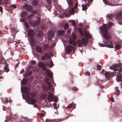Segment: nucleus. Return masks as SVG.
I'll use <instances>...</instances> for the list:
<instances>
[{
  "label": "nucleus",
  "mask_w": 122,
  "mask_h": 122,
  "mask_svg": "<svg viewBox=\"0 0 122 122\" xmlns=\"http://www.w3.org/2000/svg\"><path fill=\"white\" fill-rule=\"evenodd\" d=\"M47 76L49 78H45V84L43 85V88L45 91H49L50 92H48L49 94L47 97V100L50 102L52 101L53 100L54 95L50 92H53L54 91V88L51 84L54 83V80L52 78V74L50 72L47 73Z\"/></svg>",
  "instance_id": "obj_1"
},
{
  "label": "nucleus",
  "mask_w": 122,
  "mask_h": 122,
  "mask_svg": "<svg viewBox=\"0 0 122 122\" xmlns=\"http://www.w3.org/2000/svg\"><path fill=\"white\" fill-rule=\"evenodd\" d=\"M85 36L86 38H83L81 40H78L76 42V36L74 34H72L69 39V43L71 45H72L74 46H76L77 44L78 46L81 47L83 45L86 47L88 42V39L91 38L92 37L91 35L89 33L84 32Z\"/></svg>",
  "instance_id": "obj_2"
},
{
  "label": "nucleus",
  "mask_w": 122,
  "mask_h": 122,
  "mask_svg": "<svg viewBox=\"0 0 122 122\" xmlns=\"http://www.w3.org/2000/svg\"><path fill=\"white\" fill-rule=\"evenodd\" d=\"M113 25V23L109 22L108 23V26L107 25L105 24L100 26V28L102 36L105 39V41H108L111 38V36L108 32L109 29L111 28Z\"/></svg>",
  "instance_id": "obj_3"
},
{
  "label": "nucleus",
  "mask_w": 122,
  "mask_h": 122,
  "mask_svg": "<svg viewBox=\"0 0 122 122\" xmlns=\"http://www.w3.org/2000/svg\"><path fill=\"white\" fill-rule=\"evenodd\" d=\"M29 88L26 87H24L23 89L22 93L25 94V96L27 98L28 103L31 104H34L37 102V100L33 98L34 97V95L33 93H30Z\"/></svg>",
  "instance_id": "obj_4"
},
{
  "label": "nucleus",
  "mask_w": 122,
  "mask_h": 122,
  "mask_svg": "<svg viewBox=\"0 0 122 122\" xmlns=\"http://www.w3.org/2000/svg\"><path fill=\"white\" fill-rule=\"evenodd\" d=\"M122 65V63H118L115 65H112L110 66L109 68L111 69H113L115 71L118 70L117 68L121 66Z\"/></svg>",
  "instance_id": "obj_5"
},
{
  "label": "nucleus",
  "mask_w": 122,
  "mask_h": 122,
  "mask_svg": "<svg viewBox=\"0 0 122 122\" xmlns=\"http://www.w3.org/2000/svg\"><path fill=\"white\" fill-rule=\"evenodd\" d=\"M66 50L67 52L69 53L72 51H75L74 48L72 46L69 45L66 48Z\"/></svg>",
  "instance_id": "obj_6"
},
{
  "label": "nucleus",
  "mask_w": 122,
  "mask_h": 122,
  "mask_svg": "<svg viewBox=\"0 0 122 122\" xmlns=\"http://www.w3.org/2000/svg\"><path fill=\"white\" fill-rule=\"evenodd\" d=\"M78 3L76 2L75 6L72 7L69 10V14H72L75 12V9H77V8Z\"/></svg>",
  "instance_id": "obj_7"
},
{
  "label": "nucleus",
  "mask_w": 122,
  "mask_h": 122,
  "mask_svg": "<svg viewBox=\"0 0 122 122\" xmlns=\"http://www.w3.org/2000/svg\"><path fill=\"white\" fill-rule=\"evenodd\" d=\"M36 41L35 39L32 37L30 39V43L32 46H35L36 44Z\"/></svg>",
  "instance_id": "obj_8"
},
{
  "label": "nucleus",
  "mask_w": 122,
  "mask_h": 122,
  "mask_svg": "<svg viewBox=\"0 0 122 122\" xmlns=\"http://www.w3.org/2000/svg\"><path fill=\"white\" fill-rule=\"evenodd\" d=\"M25 8L26 9V10L28 11L31 12L32 10V8L31 5H29L27 4H25L24 6Z\"/></svg>",
  "instance_id": "obj_9"
},
{
  "label": "nucleus",
  "mask_w": 122,
  "mask_h": 122,
  "mask_svg": "<svg viewBox=\"0 0 122 122\" xmlns=\"http://www.w3.org/2000/svg\"><path fill=\"white\" fill-rule=\"evenodd\" d=\"M28 35L29 36L32 37L34 36V31L31 29H29L28 32Z\"/></svg>",
  "instance_id": "obj_10"
},
{
  "label": "nucleus",
  "mask_w": 122,
  "mask_h": 122,
  "mask_svg": "<svg viewBox=\"0 0 122 122\" xmlns=\"http://www.w3.org/2000/svg\"><path fill=\"white\" fill-rule=\"evenodd\" d=\"M39 66L43 70L46 71V68L45 65L42 63L40 62L39 63Z\"/></svg>",
  "instance_id": "obj_11"
},
{
  "label": "nucleus",
  "mask_w": 122,
  "mask_h": 122,
  "mask_svg": "<svg viewBox=\"0 0 122 122\" xmlns=\"http://www.w3.org/2000/svg\"><path fill=\"white\" fill-rule=\"evenodd\" d=\"M49 57V54L48 53H46L45 55H43L41 57V60H42L44 61L47 59Z\"/></svg>",
  "instance_id": "obj_12"
},
{
  "label": "nucleus",
  "mask_w": 122,
  "mask_h": 122,
  "mask_svg": "<svg viewBox=\"0 0 122 122\" xmlns=\"http://www.w3.org/2000/svg\"><path fill=\"white\" fill-rule=\"evenodd\" d=\"M112 72L110 73L107 72H106L105 73V76L106 78L108 79L110 78L112 75Z\"/></svg>",
  "instance_id": "obj_13"
},
{
  "label": "nucleus",
  "mask_w": 122,
  "mask_h": 122,
  "mask_svg": "<svg viewBox=\"0 0 122 122\" xmlns=\"http://www.w3.org/2000/svg\"><path fill=\"white\" fill-rule=\"evenodd\" d=\"M48 39L50 40L52 38L53 36V32L51 31H49L48 32L47 35Z\"/></svg>",
  "instance_id": "obj_14"
},
{
  "label": "nucleus",
  "mask_w": 122,
  "mask_h": 122,
  "mask_svg": "<svg viewBox=\"0 0 122 122\" xmlns=\"http://www.w3.org/2000/svg\"><path fill=\"white\" fill-rule=\"evenodd\" d=\"M40 18L39 17L37 18L36 20L34 22V25L37 26L40 24Z\"/></svg>",
  "instance_id": "obj_15"
},
{
  "label": "nucleus",
  "mask_w": 122,
  "mask_h": 122,
  "mask_svg": "<svg viewBox=\"0 0 122 122\" xmlns=\"http://www.w3.org/2000/svg\"><path fill=\"white\" fill-rule=\"evenodd\" d=\"M36 51L38 52H41L42 51V49L39 46H37L36 47Z\"/></svg>",
  "instance_id": "obj_16"
},
{
  "label": "nucleus",
  "mask_w": 122,
  "mask_h": 122,
  "mask_svg": "<svg viewBox=\"0 0 122 122\" xmlns=\"http://www.w3.org/2000/svg\"><path fill=\"white\" fill-rule=\"evenodd\" d=\"M64 32L63 30H58L57 32V35L59 36H62L64 34Z\"/></svg>",
  "instance_id": "obj_17"
},
{
  "label": "nucleus",
  "mask_w": 122,
  "mask_h": 122,
  "mask_svg": "<svg viewBox=\"0 0 122 122\" xmlns=\"http://www.w3.org/2000/svg\"><path fill=\"white\" fill-rule=\"evenodd\" d=\"M67 2L70 7L73 6V2L72 0H67Z\"/></svg>",
  "instance_id": "obj_18"
},
{
  "label": "nucleus",
  "mask_w": 122,
  "mask_h": 122,
  "mask_svg": "<svg viewBox=\"0 0 122 122\" xmlns=\"http://www.w3.org/2000/svg\"><path fill=\"white\" fill-rule=\"evenodd\" d=\"M27 14V12L26 11H24L20 15L22 18H25L26 17Z\"/></svg>",
  "instance_id": "obj_19"
},
{
  "label": "nucleus",
  "mask_w": 122,
  "mask_h": 122,
  "mask_svg": "<svg viewBox=\"0 0 122 122\" xmlns=\"http://www.w3.org/2000/svg\"><path fill=\"white\" fill-rule=\"evenodd\" d=\"M9 66V64L7 63L6 64L5 66L4 67V70H5L6 72H8L10 71L9 69L8 68Z\"/></svg>",
  "instance_id": "obj_20"
},
{
  "label": "nucleus",
  "mask_w": 122,
  "mask_h": 122,
  "mask_svg": "<svg viewBox=\"0 0 122 122\" xmlns=\"http://www.w3.org/2000/svg\"><path fill=\"white\" fill-rule=\"evenodd\" d=\"M121 46L120 45L116 44L115 46V48L117 50H118L120 49Z\"/></svg>",
  "instance_id": "obj_21"
},
{
  "label": "nucleus",
  "mask_w": 122,
  "mask_h": 122,
  "mask_svg": "<svg viewBox=\"0 0 122 122\" xmlns=\"http://www.w3.org/2000/svg\"><path fill=\"white\" fill-rule=\"evenodd\" d=\"M32 74V72L30 71H27V73L25 74V76L27 77L29 76H30Z\"/></svg>",
  "instance_id": "obj_22"
},
{
  "label": "nucleus",
  "mask_w": 122,
  "mask_h": 122,
  "mask_svg": "<svg viewBox=\"0 0 122 122\" xmlns=\"http://www.w3.org/2000/svg\"><path fill=\"white\" fill-rule=\"evenodd\" d=\"M117 17L119 19L122 20V13L120 12L118 13L117 15Z\"/></svg>",
  "instance_id": "obj_23"
},
{
  "label": "nucleus",
  "mask_w": 122,
  "mask_h": 122,
  "mask_svg": "<svg viewBox=\"0 0 122 122\" xmlns=\"http://www.w3.org/2000/svg\"><path fill=\"white\" fill-rule=\"evenodd\" d=\"M114 15H113L111 14L107 15L106 16V17L107 18H108L112 19L113 18H114Z\"/></svg>",
  "instance_id": "obj_24"
},
{
  "label": "nucleus",
  "mask_w": 122,
  "mask_h": 122,
  "mask_svg": "<svg viewBox=\"0 0 122 122\" xmlns=\"http://www.w3.org/2000/svg\"><path fill=\"white\" fill-rule=\"evenodd\" d=\"M82 10H85L87 9V6L86 4H83L82 5Z\"/></svg>",
  "instance_id": "obj_25"
},
{
  "label": "nucleus",
  "mask_w": 122,
  "mask_h": 122,
  "mask_svg": "<svg viewBox=\"0 0 122 122\" xmlns=\"http://www.w3.org/2000/svg\"><path fill=\"white\" fill-rule=\"evenodd\" d=\"M11 30L12 31L14 34H15L17 32V31H16V30L14 27H12L11 28Z\"/></svg>",
  "instance_id": "obj_26"
},
{
  "label": "nucleus",
  "mask_w": 122,
  "mask_h": 122,
  "mask_svg": "<svg viewBox=\"0 0 122 122\" xmlns=\"http://www.w3.org/2000/svg\"><path fill=\"white\" fill-rule=\"evenodd\" d=\"M32 4L36 6L38 4V1L36 0H34L32 2Z\"/></svg>",
  "instance_id": "obj_27"
},
{
  "label": "nucleus",
  "mask_w": 122,
  "mask_h": 122,
  "mask_svg": "<svg viewBox=\"0 0 122 122\" xmlns=\"http://www.w3.org/2000/svg\"><path fill=\"white\" fill-rule=\"evenodd\" d=\"M5 62V59L3 57L1 58V59L0 60V63L3 64Z\"/></svg>",
  "instance_id": "obj_28"
},
{
  "label": "nucleus",
  "mask_w": 122,
  "mask_h": 122,
  "mask_svg": "<svg viewBox=\"0 0 122 122\" xmlns=\"http://www.w3.org/2000/svg\"><path fill=\"white\" fill-rule=\"evenodd\" d=\"M25 25L26 28H29L30 27V26L26 22H25L24 23Z\"/></svg>",
  "instance_id": "obj_29"
},
{
  "label": "nucleus",
  "mask_w": 122,
  "mask_h": 122,
  "mask_svg": "<svg viewBox=\"0 0 122 122\" xmlns=\"http://www.w3.org/2000/svg\"><path fill=\"white\" fill-rule=\"evenodd\" d=\"M119 91L117 89L116 90L114 94L116 95L117 96L119 95Z\"/></svg>",
  "instance_id": "obj_30"
},
{
  "label": "nucleus",
  "mask_w": 122,
  "mask_h": 122,
  "mask_svg": "<svg viewBox=\"0 0 122 122\" xmlns=\"http://www.w3.org/2000/svg\"><path fill=\"white\" fill-rule=\"evenodd\" d=\"M33 16V14H31L30 15H28L26 19L27 20L30 19Z\"/></svg>",
  "instance_id": "obj_31"
},
{
  "label": "nucleus",
  "mask_w": 122,
  "mask_h": 122,
  "mask_svg": "<svg viewBox=\"0 0 122 122\" xmlns=\"http://www.w3.org/2000/svg\"><path fill=\"white\" fill-rule=\"evenodd\" d=\"M68 28V24L66 23V24L64 25V28L65 30H67Z\"/></svg>",
  "instance_id": "obj_32"
},
{
  "label": "nucleus",
  "mask_w": 122,
  "mask_h": 122,
  "mask_svg": "<svg viewBox=\"0 0 122 122\" xmlns=\"http://www.w3.org/2000/svg\"><path fill=\"white\" fill-rule=\"evenodd\" d=\"M71 23L72 24V25L75 26L76 25V22L74 20H72L71 22Z\"/></svg>",
  "instance_id": "obj_33"
},
{
  "label": "nucleus",
  "mask_w": 122,
  "mask_h": 122,
  "mask_svg": "<svg viewBox=\"0 0 122 122\" xmlns=\"http://www.w3.org/2000/svg\"><path fill=\"white\" fill-rule=\"evenodd\" d=\"M46 122H54V120H50L48 119H46Z\"/></svg>",
  "instance_id": "obj_34"
},
{
  "label": "nucleus",
  "mask_w": 122,
  "mask_h": 122,
  "mask_svg": "<svg viewBox=\"0 0 122 122\" xmlns=\"http://www.w3.org/2000/svg\"><path fill=\"white\" fill-rule=\"evenodd\" d=\"M43 48L44 50H46L48 48V46L47 45H44Z\"/></svg>",
  "instance_id": "obj_35"
},
{
  "label": "nucleus",
  "mask_w": 122,
  "mask_h": 122,
  "mask_svg": "<svg viewBox=\"0 0 122 122\" xmlns=\"http://www.w3.org/2000/svg\"><path fill=\"white\" fill-rule=\"evenodd\" d=\"M101 66L98 65H97V69L99 70H100L101 69Z\"/></svg>",
  "instance_id": "obj_36"
},
{
  "label": "nucleus",
  "mask_w": 122,
  "mask_h": 122,
  "mask_svg": "<svg viewBox=\"0 0 122 122\" xmlns=\"http://www.w3.org/2000/svg\"><path fill=\"white\" fill-rule=\"evenodd\" d=\"M73 102H72L71 104H69L68 106H67V107H66V108H71L72 106V105L71 104L72 103H73Z\"/></svg>",
  "instance_id": "obj_37"
},
{
  "label": "nucleus",
  "mask_w": 122,
  "mask_h": 122,
  "mask_svg": "<svg viewBox=\"0 0 122 122\" xmlns=\"http://www.w3.org/2000/svg\"><path fill=\"white\" fill-rule=\"evenodd\" d=\"M37 13L36 11V10H33L32 12L31 13V14H33V15H36Z\"/></svg>",
  "instance_id": "obj_38"
},
{
  "label": "nucleus",
  "mask_w": 122,
  "mask_h": 122,
  "mask_svg": "<svg viewBox=\"0 0 122 122\" xmlns=\"http://www.w3.org/2000/svg\"><path fill=\"white\" fill-rule=\"evenodd\" d=\"M107 46L112 48H113L114 47L112 45L110 44L107 45Z\"/></svg>",
  "instance_id": "obj_39"
},
{
  "label": "nucleus",
  "mask_w": 122,
  "mask_h": 122,
  "mask_svg": "<svg viewBox=\"0 0 122 122\" xmlns=\"http://www.w3.org/2000/svg\"><path fill=\"white\" fill-rule=\"evenodd\" d=\"M104 2L106 4H109V2L108 0H103Z\"/></svg>",
  "instance_id": "obj_40"
},
{
  "label": "nucleus",
  "mask_w": 122,
  "mask_h": 122,
  "mask_svg": "<svg viewBox=\"0 0 122 122\" xmlns=\"http://www.w3.org/2000/svg\"><path fill=\"white\" fill-rule=\"evenodd\" d=\"M53 100L54 102L57 101L58 100L57 97L56 96H55L54 97Z\"/></svg>",
  "instance_id": "obj_41"
},
{
  "label": "nucleus",
  "mask_w": 122,
  "mask_h": 122,
  "mask_svg": "<svg viewBox=\"0 0 122 122\" xmlns=\"http://www.w3.org/2000/svg\"><path fill=\"white\" fill-rule=\"evenodd\" d=\"M26 20V19L25 18H22L20 20V21L21 22H25Z\"/></svg>",
  "instance_id": "obj_42"
},
{
  "label": "nucleus",
  "mask_w": 122,
  "mask_h": 122,
  "mask_svg": "<svg viewBox=\"0 0 122 122\" xmlns=\"http://www.w3.org/2000/svg\"><path fill=\"white\" fill-rule=\"evenodd\" d=\"M53 105L55 109H57V107L56 106L57 104L56 103H54L53 104Z\"/></svg>",
  "instance_id": "obj_43"
},
{
  "label": "nucleus",
  "mask_w": 122,
  "mask_h": 122,
  "mask_svg": "<svg viewBox=\"0 0 122 122\" xmlns=\"http://www.w3.org/2000/svg\"><path fill=\"white\" fill-rule=\"evenodd\" d=\"M42 96L43 97V99H45L46 98V95L44 94H42Z\"/></svg>",
  "instance_id": "obj_44"
},
{
  "label": "nucleus",
  "mask_w": 122,
  "mask_h": 122,
  "mask_svg": "<svg viewBox=\"0 0 122 122\" xmlns=\"http://www.w3.org/2000/svg\"><path fill=\"white\" fill-rule=\"evenodd\" d=\"M85 74L86 75L90 76V73L88 71H86L85 73Z\"/></svg>",
  "instance_id": "obj_45"
},
{
  "label": "nucleus",
  "mask_w": 122,
  "mask_h": 122,
  "mask_svg": "<svg viewBox=\"0 0 122 122\" xmlns=\"http://www.w3.org/2000/svg\"><path fill=\"white\" fill-rule=\"evenodd\" d=\"M36 63V61H32L31 62V64L32 65H34Z\"/></svg>",
  "instance_id": "obj_46"
},
{
  "label": "nucleus",
  "mask_w": 122,
  "mask_h": 122,
  "mask_svg": "<svg viewBox=\"0 0 122 122\" xmlns=\"http://www.w3.org/2000/svg\"><path fill=\"white\" fill-rule=\"evenodd\" d=\"M11 6L13 7L14 8H16V5H11Z\"/></svg>",
  "instance_id": "obj_47"
},
{
  "label": "nucleus",
  "mask_w": 122,
  "mask_h": 122,
  "mask_svg": "<svg viewBox=\"0 0 122 122\" xmlns=\"http://www.w3.org/2000/svg\"><path fill=\"white\" fill-rule=\"evenodd\" d=\"M119 68V69H118V71H122V67H121L120 66Z\"/></svg>",
  "instance_id": "obj_48"
},
{
  "label": "nucleus",
  "mask_w": 122,
  "mask_h": 122,
  "mask_svg": "<svg viewBox=\"0 0 122 122\" xmlns=\"http://www.w3.org/2000/svg\"><path fill=\"white\" fill-rule=\"evenodd\" d=\"M79 32L80 33L82 36H84V34L82 30L80 31Z\"/></svg>",
  "instance_id": "obj_49"
},
{
  "label": "nucleus",
  "mask_w": 122,
  "mask_h": 122,
  "mask_svg": "<svg viewBox=\"0 0 122 122\" xmlns=\"http://www.w3.org/2000/svg\"><path fill=\"white\" fill-rule=\"evenodd\" d=\"M0 12L1 13L3 12V8L1 6H0Z\"/></svg>",
  "instance_id": "obj_50"
},
{
  "label": "nucleus",
  "mask_w": 122,
  "mask_h": 122,
  "mask_svg": "<svg viewBox=\"0 0 122 122\" xmlns=\"http://www.w3.org/2000/svg\"><path fill=\"white\" fill-rule=\"evenodd\" d=\"M10 99L8 100L7 99H5V102H6L7 103L8 102L10 101Z\"/></svg>",
  "instance_id": "obj_51"
},
{
  "label": "nucleus",
  "mask_w": 122,
  "mask_h": 122,
  "mask_svg": "<svg viewBox=\"0 0 122 122\" xmlns=\"http://www.w3.org/2000/svg\"><path fill=\"white\" fill-rule=\"evenodd\" d=\"M72 89L74 91H77V89L76 87L73 88Z\"/></svg>",
  "instance_id": "obj_52"
},
{
  "label": "nucleus",
  "mask_w": 122,
  "mask_h": 122,
  "mask_svg": "<svg viewBox=\"0 0 122 122\" xmlns=\"http://www.w3.org/2000/svg\"><path fill=\"white\" fill-rule=\"evenodd\" d=\"M110 100L112 101V102H114V98L113 97H111L110 99Z\"/></svg>",
  "instance_id": "obj_53"
},
{
  "label": "nucleus",
  "mask_w": 122,
  "mask_h": 122,
  "mask_svg": "<svg viewBox=\"0 0 122 122\" xmlns=\"http://www.w3.org/2000/svg\"><path fill=\"white\" fill-rule=\"evenodd\" d=\"M87 1L88 3H89L92 2V0H87Z\"/></svg>",
  "instance_id": "obj_54"
},
{
  "label": "nucleus",
  "mask_w": 122,
  "mask_h": 122,
  "mask_svg": "<svg viewBox=\"0 0 122 122\" xmlns=\"http://www.w3.org/2000/svg\"><path fill=\"white\" fill-rule=\"evenodd\" d=\"M34 107L38 108V106L37 105V104H35L34 105Z\"/></svg>",
  "instance_id": "obj_55"
},
{
  "label": "nucleus",
  "mask_w": 122,
  "mask_h": 122,
  "mask_svg": "<svg viewBox=\"0 0 122 122\" xmlns=\"http://www.w3.org/2000/svg\"><path fill=\"white\" fill-rule=\"evenodd\" d=\"M105 45L102 43H101L99 44V45L101 46H103Z\"/></svg>",
  "instance_id": "obj_56"
},
{
  "label": "nucleus",
  "mask_w": 122,
  "mask_h": 122,
  "mask_svg": "<svg viewBox=\"0 0 122 122\" xmlns=\"http://www.w3.org/2000/svg\"><path fill=\"white\" fill-rule=\"evenodd\" d=\"M23 82L24 84H25L27 82L25 80H24L23 81Z\"/></svg>",
  "instance_id": "obj_57"
},
{
  "label": "nucleus",
  "mask_w": 122,
  "mask_h": 122,
  "mask_svg": "<svg viewBox=\"0 0 122 122\" xmlns=\"http://www.w3.org/2000/svg\"><path fill=\"white\" fill-rule=\"evenodd\" d=\"M39 115L40 117H43L44 116V115L43 114L41 113V114H40Z\"/></svg>",
  "instance_id": "obj_58"
},
{
  "label": "nucleus",
  "mask_w": 122,
  "mask_h": 122,
  "mask_svg": "<svg viewBox=\"0 0 122 122\" xmlns=\"http://www.w3.org/2000/svg\"><path fill=\"white\" fill-rule=\"evenodd\" d=\"M47 1L49 4H50L51 3V0H47Z\"/></svg>",
  "instance_id": "obj_59"
},
{
  "label": "nucleus",
  "mask_w": 122,
  "mask_h": 122,
  "mask_svg": "<svg viewBox=\"0 0 122 122\" xmlns=\"http://www.w3.org/2000/svg\"><path fill=\"white\" fill-rule=\"evenodd\" d=\"M41 29L42 30H44L45 29V27L44 26H41Z\"/></svg>",
  "instance_id": "obj_60"
},
{
  "label": "nucleus",
  "mask_w": 122,
  "mask_h": 122,
  "mask_svg": "<svg viewBox=\"0 0 122 122\" xmlns=\"http://www.w3.org/2000/svg\"><path fill=\"white\" fill-rule=\"evenodd\" d=\"M119 75L122 78V74H121V73H119Z\"/></svg>",
  "instance_id": "obj_61"
},
{
  "label": "nucleus",
  "mask_w": 122,
  "mask_h": 122,
  "mask_svg": "<svg viewBox=\"0 0 122 122\" xmlns=\"http://www.w3.org/2000/svg\"><path fill=\"white\" fill-rule=\"evenodd\" d=\"M24 71V70L23 69V70H22L20 72V74H21Z\"/></svg>",
  "instance_id": "obj_62"
},
{
  "label": "nucleus",
  "mask_w": 122,
  "mask_h": 122,
  "mask_svg": "<svg viewBox=\"0 0 122 122\" xmlns=\"http://www.w3.org/2000/svg\"><path fill=\"white\" fill-rule=\"evenodd\" d=\"M19 122H24L23 120L20 119L19 120Z\"/></svg>",
  "instance_id": "obj_63"
},
{
  "label": "nucleus",
  "mask_w": 122,
  "mask_h": 122,
  "mask_svg": "<svg viewBox=\"0 0 122 122\" xmlns=\"http://www.w3.org/2000/svg\"><path fill=\"white\" fill-rule=\"evenodd\" d=\"M19 63H17V64H16V66H18V64H19Z\"/></svg>",
  "instance_id": "obj_64"
}]
</instances>
